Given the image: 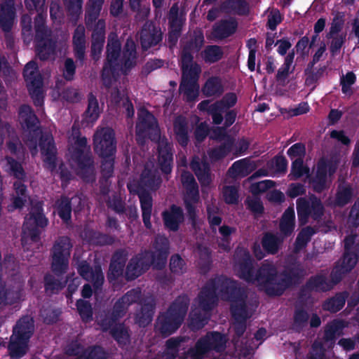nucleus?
Wrapping results in <instances>:
<instances>
[{
	"instance_id": "obj_1",
	"label": "nucleus",
	"mask_w": 359,
	"mask_h": 359,
	"mask_svg": "<svg viewBox=\"0 0 359 359\" xmlns=\"http://www.w3.org/2000/svg\"><path fill=\"white\" fill-rule=\"evenodd\" d=\"M219 297L231 302L234 320L231 328L238 337L241 336L246 328L245 321L252 316L257 305L247 303L245 297L237 290L236 283L225 277L210 280L202 289L193 304L189 315V327L192 330L202 328L209 318L208 311L215 307Z\"/></svg>"
},
{
	"instance_id": "obj_2",
	"label": "nucleus",
	"mask_w": 359,
	"mask_h": 359,
	"mask_svg": "<svg viewBox=\"0 0 359 359\" xmlns=\"http://www.w3.org/2000/svg\"><path fill=\"white\" fill-rule=\"evenodd\" d=\"M234 270L236 275L248 283L255 284L265 290L269 295H280L299 275L297 269L291 271L292 276L277 275L276 267L272 263L264 262L257 273L252 271V262L250 253L243 248L237 249L234 255Z\"/></svg>"
},
{
	"instance_id": "obj_3",
	"label": "nucleus",
	"mask_w": 359,
	"mask_h": 359,
	"mask_svg": "<svg viewBox=\"0 0 359 359\" xmlns=\"http://www.w3.org/2000/svg\"><path fill=\"white\" fill-rule=\"evenodd\" d=\"M121 43L115 34L109 36L107 46V61L104 63L102 79L107 87L116 81L119 71L126 72L136 64V46L132 39L126 41L123 59L119 60Z\"/></svg>"
},
{
	"instance_id": "obj_4",
	"label": "nucleus",
	"mask_w": 359,
	"mask_h": 359,
	"mask_svg": "<svg viewBox=\"0 0 359 359\" xmlns=\"http://www.w3.org/2000/svg\"><path fill=\"white\" fill-rule=\"evenodd\" d=\"M137 140L143 144L144 139L149 137L151 140L159 139L158 143V164L162 171L166 174L172 170V154L170 146L165 139H160L159 130L154 116L144 108L138 111V121L136 125Z\"/></svg>"
},
{
	"instance_id": "obj_5",
	"label": "nucleus",
	"mask_w": 359,
	"mask_h": 359,
	"mask_svg": "<svg viewBox=\"0 0 359 359\" xmlns=\"http://www.w3.org/2000/svg\"><path fill=\"white\" fill-rule=\"evenodd\" d=\"M70 163L76 172L86 181L94 180V166L87 140L80 137L78 126L74 125L69 137Z\"/></svg>"
},
{
	"instance_id": "obj_6",
	"label": "nucleus",
	"mask_w": 359,
	"mask_h": 359,
	"mask_svg": "<svg viewBox=\"0 0 359 359\" xmlns=\"http://www.w3.org/2000/svg\"><path fill=\"white\" fill-rule=\"evenodd\" d=\"M168 242L165 237L158 236L154 244L155 251L150 253L146 252L132 258L126 269V277L133 280L149 268L152 264L154 267L161 269L164 266L168 255Z\"/></svg>"
},
{
	"instance_id": "obj_7",
	"label": "nucleus",
	"mask_w": 359,
	"mask_h": 359,
	"mask_svg": "<svg viewBox=\"0 0 359 359\" xmlns=\"http://www.w3.org/2000/svg\"><path fill=\"white\" fill-rule=\"evenodd\" d=\"M161 182V178L156 175V171L149 170V165H147L141 175L140 182H131L128 185L130 192L137 193L139 196L143 222L148 229L151 226L150 218L152 209V200L149 191L156 189Z\"/></svg>"
},
{
	"instance_id": "obj_8",
	"label": "nucleus",
	"mask_w": 359,
	"mask_h": 359,
	"mask_svg": "<svg viewBox=\"0 0 359 359\" xmlns=\"http://www.w3.org/2000/svg\"><path fill=\"white\" fill-rule=\"evenodd\" d=\"M188 304L187 297H179L169 309L158 318L155 326L156 332L165 337L174 333L184 320Z\"/></svg>"
},
{
	"instance_id": "obj_9",
	"label": "nucleus",
	"mask_w": 359,
	"mask_h": 359,
	"mask_svg": "<svg viewBox=\"0 0 359 359\" xmlns=\"http://www.w3.org/2000/svg\"><path fill=\"white\" fill-rule=\"evenodd\" d=\"M182 79L180 91L183 93L187 101L195 100L199 94L198 79L201 73V67L193 62L190 53L184 49L182 55Z\"/></svg>"
},
{
	"instance_id": "obj_10",
	"label": "nucleus",
	"mask_w": 359,
	"mask_h": 359,
	"mask_svg": "<svg viewBox=\"0 0 359 359\" xmlns=\"http://www.w3.org/2000/svg\"><path fill=\"white\" fill-rule=\"evenodd\" d=\"M33 332L34 321L30 316H25L17 323L8 345V351L12 359H18L27 353L28 340Z\"/></svg>"
},
{
	"instance_id": "obj_11",
	"label": "nucleus",
	"mask_w": 359,
	"mask_h": 359,
	"mask_svg": "<svg viewBox=\"0 0 359 359\" xmlns=\"http://www.w3.org/2000/svg\"><path fill=\"white\" fill-rule=\"evenodd\" d=\"M226 339L217 332L208 333L201 337L194 347L187 351V358L189 359H203L215 351L220 353L225 349Z\"/></svg>"
},
{
	"instance_id": "obj_12",
	"label": "nucleus",
	"mask_w": 359,
	"mask_h": 359,
	"mask_svg": "<svg viewBox=\"0 0 359 359\" xmlns=\"http://www.w3.org/2000/svg\"><path fill=\"white\" fill-rule=\"evenodd\" d=\"M25 4L29 9H36L39 13L35 20L36 37L38 40L36 51L41 60L48 59L54 53V43L50 40L43 41L45 28L43 27L44 18L42 11H43L45 0H26Z\"/></svg>"
},
{
	"instance_id": "obj_13",
	"label": "nucleus",
	"mask_w": 359,
	"mask_h": 359,
	"mask_svg": "<svg viewBox=\"0 0 359 359\" xmlns=\"http://www.w3.org/2000/svg\"><path fill=\"white\" fill-rule=\"evenodd\" d=\"M72 244L69 238L61 237L53 245L51 268L56 274H62L68 268Z\"/></svg>"
},
{
	"instance_id": "obj_14",
	"label": "nucleus",
	"mask_w": 359,
	"mask_h": 359,
	"mask_svg": "<svg viewBox=\"0 0 359 359\" xmlns=\"http://www.w3.org/2000/svg\"><path fill=\"white\" fill-rule=\"evenodd\" d=\"M24 77L27 82L29 94L34 103L37 107L42 106L43 95L42 92V79L37 70V65L34 62H28L24 69Z\"/></svg>"
},
{
	"instance_id": "obj_15",
	"label": "nucleus",
	"mask_w": 359,
	"mask_h": 359,
	"mask_svg": "<svg viewBox=\"0 0 359 359\" xmlns=\"http://www.w3.org/2000/svg\"><path fill=\"white\" fill-rule=\"evenodd\" d=\"M237 101L234 93L226 94L220 101L210 104L209 100L200 102L198 108L200 111H207L212 117L213 123L220 124L223 120L222 114L233 107Z\"/></svg>"
},
{
	"instance_id": "obj_16",
	"label": "nucleus",
	"mask_w": 359,
	"mask_h": 359,
	"mask_svg": "<svg viewBox=\"0 0 359 359\" xmlns=\"http://www.w3.org/2000/svg\"><path fill=\"white\" fill-rule=\"evenodd\" d=\"M94 149L100 156L114 155L116 141L114 130L108 127L98 128L93 137Z\"/></svg>"
},
{
	"instance_id": "obj_17",
	"label": "nucleus",
	"mask_w": 359,
	"mask_h": 359,
	"mask_svg": "<svg viewBox=\"0 0 359 359\" xmlns=\"http://www.w3.org/2000/svg\"><path fill=\"white\" fill-rule=\"evenodd\" d=\"M47 224L48 220L41 212V205L39 204L32 209L29 215L25 218L22 241L29 238L32 241H36L40 233L38 228L44 227Z\"/></svg>"
},
{
	"instance_id": "obj_18",
	"label": "nucleus",
	"mask_w": 359,
	"mask_h": 359,
	"mask_svg": "<svg viewBox=\"0 0 359 359\" xmlns=\"http://www.w3.org/2000/svg\"><path fill=\"white\" fill-rule=\"evenodd\" d=\"M182 183L186 189L184 203L190 219L194 225L196 222V204L198 201V190L197 184L193 175L188 172H183L182 174Z\"/></svg>"
},
{
	"instance_id": "obj_19",
	"label": "nucleus",
	"mask_w": 359,
	"mask_h": 359,
	"mask_svg": "<svg viewBox=\"0 0 359 359\" xmlns=\"http://www.w3.org/2000/svg\"><path fill=\"white\" fill-rule=\"evenodd\" d=\"M337 168L336 161L321 160L317 165L316 175L311 180L313 189L317 191H321L327 187Z\"/></svg>"
},
{
	"instance_id": "obj_20",
	"label": "nucleus",
	"mask_w": 359,
	"mask_h": 359,
	"mask_svg": "<svg viewBox=\"0 0 359 359\" xmlns=\"http://www.w3.org/2000/svg\"><path fill=\"white\" fill-rule=\"evenodd\" d=\"M66 353L76 356L75 359H111L106 356L100 347H86L82 341L78 340L67 345Z\"/></svg>"
},
{
	"instance_id": "obj_21",
	"label": "nucleus",
	"mask_w": 359,
	"mask_h": 359,
	"mask_svg": "<svg viewBox=\"0 0 359 359\" xmlns=\"http://www.w3.org/2000/svg\"><path fill=\"white\" fill-rule=\"evenodd\" d=\"M323 205L320 200L311 198L309 201L304 198L297 200V213L302 223L306 222L309 215L316 219L323 214Z\"/></svg>"
},
{
	"instance_id": "obj_22",
	"label": "nucleus",
	"mask_w": 359,
	"mask_h": 359,
	"mask_svg": "<svg viewBox=\"0 0 359 359\" xmlns=\"http://www.w3.org/2000/svg\"><path fill=\"white\" fill-rule=\"evenodd\" d=\"M162 39V32L152 22H147L140 33L142 48L147 50L158 44Z\"/></svg>"
},
{
	"instance_id": "obj_23",
	"label": "nucleus",
	"mask_w": 359,
	"mask_h": 359,
	"mask_svg": "<svg viewBox=\"0 0 359 359\" xmlns=\"http://www.w3.org/2000/svg\"><path fill=\"white\" fill-rule=\"evenodd\" d=\"M40 147L46 166L53 170L55 168L56 149L51 135L47 134L41 137Z\"/></svg>"
},
{
	"instance_id": "obj_24",
	"label": "nucleus",
	"mask_w": 359,
	"mask_h": 359,
	"mask_svg": "<svg viewBox=\"0 0 359 359\" xmlns=\"http://www.w3.org/2000/svg\"><path fill=\"white\" fill-rule=\"evenodd\" d=\"M15 10L13 0H2L0 3V27L8 32L14 24Z\"/></svg>"
},
{
	"instance_id": "obj_25",
	"label": "nucleus",
	"mask_w": 359,
	"mask_h": 359,
	"mask_svg": "<svg viewBox=\"0 0 359 359\" xmlns=\"http://www.w3.org/2000/svg\"><path fill=\"white\" fill-rule=\"evenodd\" d=\"M80 275L86 280L93 283L95 287L100 286L104 280V276L100 266L90 269L86 262H82L77 266Z\"/></svg>"
},
{
	"instance_id": "obj_26",
	"label": "nucleus",
	"mask_w": 359,
	"mask_h": 359,
	"mask_svg": "<svg viewBox=\"0 0 359 359\" xmlns=\"http://www.w3.org/2000/svg\"><path fill=\"white\" fill-rule=\"evenodd\" d=\"M105 22L103 20H98L95 25L92 34V55L94 59L99 58L102 52L104 41Z\"/></svg>"
},
{
	"instance_id": "obj_27",
	"label": "nucleus",
	"mask_w": 359,
	"mask_h": 359,
	"mask_svg": "<svg viewBox=\"0 0 359 359\" xmlns=\"http://www.w3.org/2000/svg\"><path fill=\"white\" fill-rule=\"evenodd\" d=\"M294 58V53H290L285 58L283 65L278 69L276 79L279 86H285L289 82V76L294 70L292 65Z\"/></svg>"
},
{
	"instance_id": "obj_28",
	"label": "nucleus",
	"mask_w": 359,
	"mask_h": 359,
	"mask_svg": "<svg viewBox=\"0 0 359 359\" xmlns=\"http://www.w3.org/2000/svg\"><path fill=\"white\" fill-rule=\"evenodd\" d=\"M191 168L194 171L202 186L208 185L211 181L208 165L198 157H194Z\"/></svg>"
},
{
	"instance_id": "obj_29",
	"label": "nucleus",
	"mask_w": 359,
	"mask_h": 359,
	"mask_svg": "<svg viewBox=\"0 0 359 359\" xmlns=\"http://www.w3.org/2000/svg\"><path fill=\"white\" fill-rule=\"evenodd\" d=\"M163 219L165 226L172 231L177 229L179 224L183 221L182 210L177 206H172L169 211L163 213Z\"/></svg>"
},
{
	"instance_id": "obj_30",
	"label": "nucleus",
	"mask_w": 359,
	"mask_h": 359,
	"mask_svg": "<svg viewBox=\"0 0 359 359\" xmlns=\"http://www.w3.org/2000/svg\"><path fill=\"white\" fill-rule=\"evenodd\" d=\"M140 296L139 289L132 290L119 299L114 306L115 317H119L127 307L133 302H137Z\"/></svg>"
},
{
	"instance_id": "obj_31",
	"label": "nucleus",
	"mask_w": 359,
	"mask_h": 359,
	"mask_svg": "<svg viewBox=\"0 0 359 359\" xmlns=\"http://www.w3.org/2000/svg\"><path fill=\"white\" fill-rule=\"evenodd\" d=\"M73 43L75 54L77 58L83 60L86 49L85 28L83 26H78L73 36Z\"/></svg>"
},
{
	"instance_id": "obj_32",
	"label": "nucleus",
	"mask_w": 359,
	"mask_h": 359,
	"mask_svg": "<svg viewBox=\"0 0 359 359\" xmlns=\"http://www.w3.org/2000/svg\"><path fill=\"white\" fill-rule=\"evenodd\" d=\"M186 337L170 338L166 342L167 353L162 355L163 359H174L175 355L181 350H184V343L188 341Z\"/></svg>"
},
{
	"instance_id": "obj_33",
	"label": "nucleus",
	"mask_w": 359,
	"mask_h": 359,
	"mask_svg": "<svg viewBox=\"0 0 359 359\" xmlns=\"http://www.w3.org/2000/svg\"><path fill=\"white\" fill-rule=\"evenodd\" d=\"M185 18L183 14H179L178 13V6L177 4H175L170 8L169 13V24L170 29L174 31L175 34V41L177 40L179 33L180 32L181 27L184 23Z\"/></svg>"
},
{
	"instance_id": "obj_34",
	"label": "nucleus",
	"mask_w": 359,
	"mask_h": 359,
	"mask_svg": "<svg viewBox=\"0 0 359 359\" xmlns=\"http://www.w3.org/2000/svg\"><path fill=\"white\" fill-rule=\"evenodd\" d=\"M19 121L24 129H31L38 123V119L32 109L27 105L22 106L19 111Z\"/></svg>"
},
{
	"instance_id": "obj_35",
	"label": "nucleus",
	"mask_w": 359,
	"mask_h": 359,
	"mask_svg": "<svg viewBox=\"0 0 359 359\" xmlns=\"http://www.w3.org/2000/svg\"><path fill=\"white\" fill-rule=\"evenodd\" d=\"M224 91L222 80L219 77H211L205 83L202 92L207 97L218 96Z\"/></svg>"
},
{
	"instance_id": "obj_36",
	"label": "nucleus",
	"mask_w": 359,
	"mask_h": 359,
	"mask_svg": "<svg viewBox=\"0 0 359 359\" xmlns=\"http://www.w3.org/2000/svg\"><path fill=\"white\" fill-rule=\"evenodd\" d=\"M254 168L249 160L245 158L235 162L229 170V174L233 177H243L249 174Z\"/></svg>"
},
{
	"instance_id": "obj_37",
	"label": "nucleus",
	"mask_w": 359,
	"mask_h": 359,
	"mask_svg": "<svg viewBox=\"0 0 359 359\" xmlns=\"http://www.w3.org/2000/svg\"><path fill=\"white\" fill-rule=\"evenodd\" d=\"M174 130L178 142L182 145H186L188 142V128L184 117L179 116L175 119Z\"/></svg>"
},
{
	"instance_id": "obj_38",
	"label": "nucleus",
	"mask_w": 359,
	"mask_h": 359,
	"mask_svg": "<svg viewBox=\"0 0 359 359\" xmlns=\"http://www.w3.org/2000/svg\"><path fill=\"white\" fill-rule=\"evenodd\" d=\"M294 210L293 208H288L284 212L280 228L281 232L287 236L290 234L294 227Z\"/></svg>"
},
{
	"instance_id": "obj_39",
	"label": "nucleus",
	"mask_w": 359,
	"mask_h": 359,
	"mask_svg": "<svg viewBox=\"0 0 359 359\" xmlns=\"http://www.w3.org/2000/svg\"><path fill=\"white\" fill-rule=\"evenodd\" d=\"M271 166L272 167L270 172L268 171H262L259 170L257 173L259 175H279L281 174H284L287 170V161L283 156L276 157L272 162L271 163Z\"/></svg>"
},
{
	"instance_id": "obj_40",
	"label": "nucleus",
	"mask_w": 359,
	"mask_h": 359,
	"mask_svg": "<svg viewBox=\"0 0 359 359\" xmlns=\"http://www.w3.org/2000/svg\"><path fill=\"white\" fill-rule=\"evenodd\" d=\"M237 27V24L234 20L222 21L219 25H217L214 29L215 34L219 38H225L233 34Z\"/></svg>"
},
{
	"instance_id": "obj_41",
	"label": "nucleus",
	"mask_w": 359,
	"mask_h": 359,
	"mask_svg": "<svg viewBox=\"0 0 359 359\" xmlns=\"http://www.w3.org/2000/svg\"><path fill=\"white\" fill-rule=\"evenodd\" d=\"M104 0H90L86 12V24L90 26V24L97 19L101 11Z\"/></svg>"
},
{
	"instance_id": "obj_42",
	"label": "nucleus",
	"mask_w": 359,
	"mask_h": 359,
	"mask_svg": "<svg viewBox=\"0 0 359 359\" xmlns=\"http://www.w3.org/2000/svg\"><path fill=\"white\" fill-rule=\"evenodd\" d=\"M357 263V257L354 253L346 252L341 263L335 268V273L340 274L345 273L351 271Z\"/></svg>"
},
{
	"instance_id": "obj_43",
	"label": "nucleus",
	"mask_w": 359,
	"mask_h": 359,
	"mask_svg": "<svg viewBox=\"0 0 359 359\" xmlns=\"http://www.w3.org/2000/svg\"><path fill=\"white\" fill-rule=\"evenodd\" d=\"M126 258L121 254H116L111 261L109 268V278L111 280L122 274Z\"/></svg>"
},
{
	"instance_id": "obj_44",
	"label": "nucleus",
	"mask_w": 359,
	"mask_h": 359,
	"mask_svg": "<svg viewBox=\"0 0 359 359\" xmlns=\"http://www.w3.org/2000/svg\"><path fill=\"white\" fill-rule=\"evenodd\" d=\"M100 109L96 97L90 95L88 97V109L85 114V118L89 123L95 122L99 117Z\"/></svg>"
},
{
	"instance_id": "obj_45",
	"label": "nucleus",
	"mask_w": 359,
	"mask_h": 359,
	"mask_svg": "<svg viewBox=\"0 0 359 359\" xmlns=\"http://www.w3.org/2000/svg\"><path fill=\"white\" fill-rule=\"evenodd\" d=\"M206 62L213 63L219 60L223 56L222 48L217 46H209L201 53Z\"/></svg>"
},
{
	"instance_id": "obj_46",
	"label": "nucleus",
	"mask_w": 359,
	"mask_h": 359,
	"mask_svg": "<svg viewBox=\"0 0 359 359\" xmlns=\"http://www.w3.org/2000/svg\"><path fill=\"white\" fill-rule=\"evenodd\" d=\"M15 195L13 197V205L15 208H22L27 201L26 187L19 180L14 182Z\"/></svg>"
},
{
	"instance_id": "obj_47",
	"label": "nucleus",
	"mask_w": 359,
	"mask_h": 359,
	"mask_svg": "<svg viewBox=\"0 0 359 359\" xmlns=\"http://www.w3.org/2000/svg\"><path fill=\"white\" fill-rule=\"evenodd\" d=\"M347 295L346 293L337 294L334 297L327 301L323 307L325 310L331 312H337L344 305Z\"/></svg>"
},
{
	"instance_id": "obj_48",
	"label": "nucleus",
	"mask_w": 359,
	"mask_h": 359,
	"mask_svg": "<svg viewBox=\"0 0 359 359\" xmlns=\"http://www.w3.org/2000/svg\"><path fill=\"white\" fill-rule=\"evenodd\" d=\"M282 239L280 238L273 234L267 233L263 238L262 245L265 250L269 253L274 254L278 251Z\"/></svg>"
},
{
	"instance_id": "obj_49",
	"label": "nucleus",
	"mask_w": 359,
	"mask_h": 359,
	"mask_svg": "<svg viewBox=\"0 0 359 359\" xmlns=\"http://www.w3.org/2000/svg\"><path fill=\"white\" fill-rule=\"evenodd\" d=\"M309 172V168L304 165L302 158H297L292 163V170L289 177L291 180H295L304 175L308 176Z\"/></svg>"
},
{
	"instance_id": "obj_50",
	"label": "nucleus",
	"mask_w": 359,
	"mask_h": 359,
	"mask_svg": "<svg viewBox=\"0 0 359 359\" xmlns=\"http://www.w3.org/2000/svg\"><path fill=\"white\" fill-rule=\"evenodd\" d=\"M332 284L328 283L323 276H317L311 278L309 283L308 287L311 290L319 291H325L331 289Z\"/></svg>"
},
{
	"instance_id": "obj_51",
	"label": "nucleus",
	"mask_w": 359,
	"mask_h": 359,
	"mask_svg": "<svg viewBox=\"0 0 359 359\" xmlns=\"http://www.w3.org/2000/svg\"><path fill=\"white\" fill-rule=\"evenodd\" d=\"M71 205L68 198H62L57 203V212L59 216L65 222H67L71 218Z\"/></svg>"
},
{
	"instance_id": "obj_52",
	"label": "nucleus",
	"mask_w": 359,
	"mask_h": 359,
	"mask_svg": "<svg viewBox=\"0 0 359 359\" xmlns=\"http://www.w3.org/2000/svg\"><path fill=\"white\" fill-rule=\"evenodd\" d=\"M315 231L311 227H306L299 233L295 242V251L298 252L306 246Z\"/></svg>"
},
{
	"instance_id": "obj_53",
	"label": "nucleus",
	"mask_w": 359,
	"mask_h": 359,
	"mask_svg": "<svg viewBox=\"0 0 359 359\" xmlns=\"http://www.w3.org/2000/svg\"><path fill=\"white\" fill-rule=\"evenodd\" d=\"M343 324L341 321L335 320L327 325L325 331V339L332 341L337 336L340 335Z\"/></svg>"
},
{
	"instance_id": "obj_54",
	"label": "nucleus",
	"mask_w": 359,
	"mask_h": 359,
	"mask_svg": "<svg viewBox=\"0 0 359 359\" xmlns=\"http://www.w3.org/2000/svg\"><path fill=\"white\" fill-rule=\"evenodd\" d=\"M111 333L114 339L121 345L128 341L129 334L126 328L121 325H115L111 330Z\"/></svg>"
},
{
	"instance_id": "obj_55",
	"label": "nucleus",
	"mask_w": 359,
	"mask_h": 359,
	"mask_svg": "<svg viewBox=\"0 0 359 359\" xmlns=\"http://www.w3.org/2000/svg\"><path fill=\"white\" fill-rule=\"evenodd\" d=\"M266 334V330L264 328H261L257 330V332L255 334V339L257 341V344H255L252 346H250L249 348L243 349L241 351V355L244 357H248L252 355L254 350L257 348L264 340Z\"/></svg>"
},
{
	"instance_id": "obj_56",
	"label": "nucleus",
	"mask_w": 359,
	"mask_h": 359,
	"mask_svg": "<svg viewBox=\"0 0 359 359\" xmlns=\"http://www.w3.org/2000/svg\"><path fill=\"white\" fill-rule=\"evenodd\" d=\"M152 302L153 300L151 299L150 302L142 309V316L137 315V322L140 325L145 326L151 321L154 309V304Z\"/></svg>"
},
{
	"instance_id": "obj_57",
	"label": "nucleus",
	"mask_w": 359,
	"mask_h": 359,
	"mask_svg": "<svg viewBox=\"0 0 359 359\" xmlns=\"http://www.w3.org/2000/svg\"><path fill=\"white\" fill-rule=\"evenodd\" d=\"M78 311L84 321H88L92 318L91 305L86 301L79 299L77 301Z\"/></svg>"
},
{
	"instance_id": "obj_58",
	"label": "nucleus",
	"mask_w": 359,
	"mask_h": 359,
	"mask_svg": "<svg viewBox=\"0 0 359 359\" xmlns=\"http://www.w3.org/2000/svg\"><path fill=\"white\" fill-rule=\"evenodd\" d=\"M83 0H65V8L70 15L77 17L82 11Z\"/></svg>"
},
{
	"instance_id": "obj_59",
	"label": "nucleus",
	"mask_w": 359,
	"mask_h": 359,
	"mask_svg": "<svg viewBox=\"0 0 359 359\" xmlns=\"http://www.w3.org/2000/svg\"><path fill=\"white\" fill-rule=\"evenodd\" d=\"M355 75L353 72H348L341 77V85L344 94L350 95L352 93L351 86L355 83Z\"/></svg>"
},
{
	"instance_id": "obj_60",
	"label": "nucleus",
	"mask_w": 359,
	"mask_h": 359,
	"mask_svg": "<svg viewBox=\"0 0 359 359\" xmlns=\"http://www.w3.org/2000/svg\"><path fill=\"white\" fill-rule=\"evenodd\" d=\"M100 157L102 158L101 168L103 175L104 177L111 176L114 170V155Z\"/></svg>"
},
{
	"instance_id": "obj_61",
	"label": "nucleus",
	"mask_w": 359,
	"mask_h": 359,
	"mask_svg": "<svg viewBox=\"0 0 359 359\" xmlns=\"http://www.w3.org/2000/svg\"><path fill=\"white\" fill-rule=\"evenodd\" d=\"M344 15L341 13H336L334 14V18L331 23L329 34L332 36L338 33L342 28L344 25Z\"/></svg>"
},
{
	"instance_id": "obj_62",
	"label": "nucleus",
	"mask_w": 359,
	"mask_h": 359,
	"mask_svg": "<svg viewBox=\"0 0 359 359\" xmlns=\"http://www.w3.org/2000/svg\"><path fill=\"white\" fill-rule=\"evenodd\" d=\"M223 197L226 203H235L238 201V190L236 187L229 186L223 189Z\"/></svg>"
},
{
	"instance_id": "obj_63",
	"label": "nucleus",
	"mask_w": 359,
	"mask_h": 359,
	"mask_svg": "<svg viewBox=\"0 0 359 359\" xmlns=\"http://www.w3.org/2000/svg\"><path fill=\"white\" fill-rule=\"evenodd\" d=\"M6 163L8 166V169L12 172L15 177L20 180L24 177L23 169L20 164L11 158H7L6 159Z\"/></svg>"
},
{
	"instance_id": "obj_64",
	"label": "nucleus",
	"mask_w": 359,
	"mask_h": 359,
	"mask_svg": "<svg viewBox=\"0 0 359 359\" xmlns=\"http://www.w3.org/2000/svg\"><path fill=\"white\" fill-rule=\"evenodd\" d=\"M170 270L175 273H181L185 271L184 260L179 255H174L170 259Z\"/></svg>"
}]
</instances>
